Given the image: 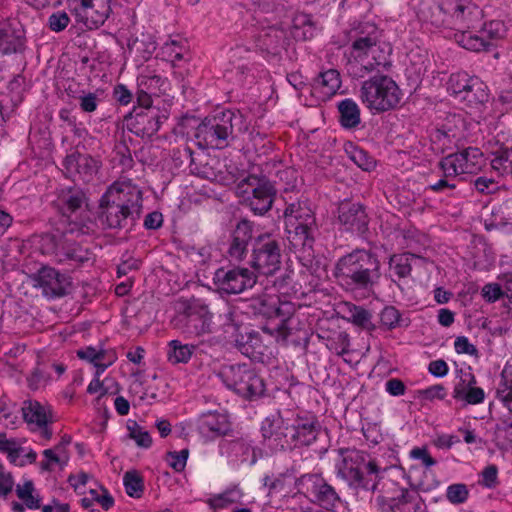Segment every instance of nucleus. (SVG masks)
<instances>
[{"label":"nucleus","instance_id":"obj_1","mask_svg":"<svg viewBox=\"0 0 512 512\" xmlns=\"http://www.w3.org/2000/svg\"><path fill=\"white\" fill-rule=\"evenodd\" d=\"M335 468L337 476L353 489L377 492L375 506L379 512H421L424 503L417 491L401 487L391 479H381L377 463L356 449H340Z\"/></svg>","mask_w":512,"mask_h":512},{"label":"nucleus","instance_id":"obj_2","mask_svg":"<svg viewBox=\"0 0 512 512\" xmlns=\"http://www.w3.org/2000/svg\"><path fill=\"white\" fill-rule=\"evenodd\" d=\"M142 190L130 179L114 182L100 201L99 220L109 229L132 228L142 212Z\"/></svg>","mask_w":512,"mask_h":512},{"label":"nucleus","instance_id":"obj_3","mask_svg":"<svg viewBox=\"0 0 512 512\" xmlns=\"http://www.w3.org/2000/svg\"><path fill=\"white\" fill-rule=\"evenodd\" d=\"M333 275L347 292H369L379 283L381 263L371 250L354 249L336 261Z\"/></svg>","mask_w":512,"mask_h":512},{"label":"nucleus","instance_id":"obj_4","mask_svg":"<svg viewBox=\"0 0 512 512\" xmlns=\"http://www.w3.org/2000/svg\"><path fill=\"white\" fill-rule=\"evenodd\" d=\"M367 33L363 31L352 41L349 53L345 54L347 73L355 79L364 78L368 74L379 71V67L390 65L391 48L383 47L379 41V32L375 26Z\"/></svg>","mask_w":512,"mask_h":512},{"label":"nucleus","instance_id":"obj_5","mask_svg":"<svg viewBox=\"0 0 512 512\" xmlns=\"http://www.w3.org/2000/svg\"><path fill=\"white\" fill-rule=\"evenodd\" d=\"M248 130V122L239 111L225 110L205 118L196 128L195 138L202 149H224L236 135Z\"/></svg>","mask_w":512,"mask_h":512},{"label":"nucleus","instance_id":"obj_6","mask_svg":"<svg viewBox=\"0 0 512 512\" xmlns=\"http://www.w3.org/2000/svg\"><path fill=\"white\" fill-rule=\"evenodd\" d=\"M287 239L298 251H313L317 224L314 212L306 201H296L287 205L284 210Z\"/></svg>","mask_w":512,"mask_h":512},{"label":"nucleus","instance_id":"obj_7","mask_svg":"<svg viewBox=\"0 0 512 512\" xmlns=\"http://www.w3.org/2000/svg\"><path fill=\"white\" fill-rule=\"evenodd\" d=\"M401 90L389 76L377 74L362 82L359 99L371 112L383 113L398 106L401 101Z\"/></svg>","mask_w":512,"mask_h":512},{"label":"nucleus","instance_id":"obj_8","mask_svg":"<svg viewBox=\"0 0 512 512\" xmlns=\"http://www.w3.org/2000/svg\"><path fill=\"white\" fill-rule=\"evenodd\" d=\"M218 377L228 389L244 399L252 401L264 395V380L249 364L224 365Z\"/></svg>","mask_w":512,"mask_h":512},{"label":"nucleus","instance_id":"obj_9","mask_svg":"<svg viewBox=\"0 0 512 512\" xmlns=\"http://www.w3.org/2000/svg\"><path fill=\"white\" fill-rule=\"evenodd\" d=\"M237 189L243 204L255 215H265L272 208L276 189L266 177L249 175L238 184Z\"/></svg>","mask_w":512,"mask_h":512},{"label":"nucleus","instance_id":"obj_10","mask_svg":"<svg viewBox=\"0 0 512 512\" xmlns=\"http://www.w3.org/2000/svg\"><path fill=\"white\" fill-rule=\"evenodd\" d=\"M281 243L271 234H260L252 243L249 264L258 273L266 276L275 274L281 268Z\"/></svg>","mask_w":512,"mask_h":512},{"label":"nucleus","instance_id":"obj_11","mask_svg":"<svg viewBox=\"0 0 512 512\" xmlns=\"http://www.w3.org/2000/svg\"><path fill=\"white\" fill-rule=\"evenodd\" d=\"M289 410H277L267 416L261 425L265 445L273 451L292 449Z\"/></svg>","mask_w":512,"mask_h":512},{"label":"nucleus","instance_id":"obj_12","mask_svg":"<svg viewBox=\"0 0 512 512\" xmlns=\"http://www.w3.org/2000/svg\"><path fill=\"white\" fill-rule=\"evenodd\" d=\"M295 487L311 502L326 510H331L340 502V497L334 487L328 484L319 474H304L296 479Z\"/></svg>","mask_w":512,"mask_h":512},{"label":"nucleus","instance_id":"obj_13","mask_svg":"<svg viewBox=\"0 0 512 512\" xmlns=\"http://www.w3.org/2000/svg\"><path fill=\"white\" fill-rule=\"evenodd\" d=\"M34 287L41 289L43 296L48 299L61 298L72 290V279L66 273L44 266L33 276Z\"/></svg>","mask_w":512,"mask_h":512},{"label":"nucleus","instance_id":"obj_14","mask_svg":"<svg viewBox=\"0 0 512 512\" xmlns=\"http://www.w3.org/2000/svg\"><path fill=\"white\" fill-rule=\"evenodd\" d=\"M111 0H70L72 13L76 21L88 29L102 26L111 13Z\"/></svg>","mask_w":512,"mask_h":512},{"label":"nucleus","instance_id":"obj_15","mask_svg":"<svg viewBox=\"0 0 512 512\" xmlns=\"http://www.w3.org/2000/svg\"><path fill=\"white\" fill-rule=\"evenodd\" d=\"M213 280L219 290L227 294H240L256 284L257 276L245 267H235L229 270L220 268L215 272Z\"/></svg>","mask_w":512,"mask_h":512},{"label":"nucleus","instance_id":"obj_16","mask_svg":"<svg viewBox=\"0 0 512 512\" xmlns=\"http://www.w3.org/2000/svg\"><path fill=\"white\" fill-rule=\"evenodd\" d=\"M457 379L453 387L452 398L460 403L461 408L484 402L485 392L477 386V379L470 369L468 371L459 370Z\"/></svg>","mask_w":512,"mask_h":512},{"label":"nucleus","instance_id":"obj_17","mask_svg":"<svg viewBox=\"0 0 512 512\" xmlns=\"http://www.w3.org/2000/svg\"><path fill=\"white\" fill-rule=\"evenodd\" d=\"M163 118L158 109L133 108L125 121L127 128L135 135L151 137L159 130Z\"/></svg>","mask_w":512,"mask_h":512},{"label":"nucleus","instance_id":"obj_18","mask_svg":"<svg viewBox=\"0 0 512 512\" xmlns=\"http://www.w3.org/2000/svg\"><path fill=\"white\" fill-rule=\"evenodd\" d=\"M338 221L345 231L363 235L368 231L370 219L361 203L344 201L338 207Z\"/></svg>","mask_w":512,"mask_h":512},{"label":"nucleus","instance_id":"obj_19","mask_svg":"<svg viewBox=\"0 0 512 512\" xmlns=\"http://www.w3.org/2000/svg\"><path fill=\"white\" fill-rule=\"evenodd\" d=\"M171 324L175 329L183 333L186 338H200L211 333V317L208 314H199L191 311H184L177 314Z\"/></svg>","mask_w":512,"mask_h":512},{"label":"nucleus","instance_id":"obj_20","mask_svg":"<svg viewBox=\"0 0 512 512\" xmlns=\"http://www.w3.org/2000/svg\"><path fill=\"white\" fill-rule=\"evenodd\" d=\"M24 421L30 427L31 431H39L41 436L50 440L52 430L49 424L53 422L52 415L46 407L36 400H25L21 407Z\"/></svg>","mask_w":512,"mask_h":512},{"label":"nucleus","instance_id":"obj_21","mask_svg":"<svg viewBox=\"0 0 512 512\" xmlns=\"http://www.w3.org/2000/svg\"><path fill=\"white\" fill-rule=\"evenodd\" d=\"M290 432L292 449L297 446H309L318 436L320 425L315 416L290 414Z\"/></svg>","mask_w":512,"mask_h":512},{"label":"nucleus","instance_id":"obj_22","mask_svg":"<svg viewBox=\"0 0 512 512\" xmlns=\"http://www.w3.org/2000/svg\"><path fill=\"white\" fill-rule=\"evenodd\" d=\"M253 232V222L242 219L237 223L231 234V240L227 250L230 261L240 262L247 257L248 247L255 239Z\"/></svg>","mask_w":512,"mask_h":512},{"label":"nucleus","instance_id":"obj_23","mask_svg":"<svg viewBox=\"0 0 512 512\" xmlns=\"http://www.w3.org/2000/svg\"><path fill=\"white\" fill-rule=\"evenodd\" d=\"M255 46L268 54H279L284 47L286 34L283 29L270 25L261 27L253 34Z\"/></svg>","mask_w":512,"mask_h":512},{"label":"nucleus","instance_id":"obj_24","mask_svg":"<svg viewBox=\"0 0 512 512\" xmlns=\"http://www.w3.org/2000/svg\"><path fill=\"white\" fill-rule=\"evenodd\" d=\"M87 197L84 191L79 187H68L61 189L58 193L56 205L61 214L67 218H72L77 213L83 211V207L87 205Z\"/></svg>","mask_w":512,"mask_h":512},{"label":"nucleus","instance_id":"obj_25","mask_svg":"<svg viewBox=\"0 0 512 512\" xmlns=\"http://www.w3.org/2000/svg\"><path fill=\"white\" fill-rule=\"evenodd\" d=\"M234 335L235 346L250 359H257L263 355V343L258 331L250 327H236Z\"/></svg>","mask_w":512,"mask_h":512},{"label":"nucleus","instance_id":"obj_26","mask_svg":"<svg viewBox=\"0 0 512 512\" xmlns=\"http://www.w3.org/2000/svg\"><path fill=\"white\" fill-rule=\"evenodd\" d=\"M64 165L69 172H76L84 181H90L99 168V162L96 159L80 153L68 155Z\"/></svg>","mask_w":512,"mask_h":512},{"label":"nucleus","instance_id":"obj_27","mask_svg":"<svg viewBox=\"0 0 512 512\" xmlns=\"http://www.w3.org/2000/svg\"><path fill=\"white\" fill-rule=\"evenodd\" d=\"M55 258L59 264L79 266L91 260V253L76 243L56 247Z\"/></svg>","mask_w":512,"mask_h":512},{"label":"nucleus","instance_id":"obj_28","mask_svg":"<svg viewBox=\"0 0 512 512\" xmlns=\"http://www.w3.org/2000/svg\"><path fill=\"white\" fill-rule=\"evenodd\" d=\"M340 312L343 319L353 323L355 326L372 331L375 325L372 323V314L363 306H358L351 302L340 304Z\"/></svg>","mask_w":512,"mask_h":512},{"label":"nucleus","instance_id":"obj_29","mask_svg":"<svg viewBox=\"0 0 512 512\" xmlns=\"http://www.w3.org/2000/svg\"><path fill=\"white\" fill-rule=\"evenodd\" d=\"M25 38L23 33L11 27L0 28V54L10 55L24 50Z\"/></svg>","mask_w":512,"mask_h":512},{"label":"nucleus","instance_id":"obj_30","mask_svg":"<svg viewBox=\"0 0 512 512\" xmlns=\"http://www.w3.org/2000/svg\"><path fill=\"white\" fill-rule=\"evenodd\" d=\"M339 122L345 129H354L361 123V114L358 104L350 98L343 99L337 104Z\"/></svg>","mask_w":512,"mask_h":512},{"label":"nucleus","instance_id":"obj_31","mask_svg":"<svg viewBox=\"0 0 512 512\" xmlns=\"http://www.w3.org/2000/svg\"><path fill=\"white\" fill-rule=\"evenodd\" d=\"M454 161L460 166V172L471 174L480 169L483 162V153L475 147H468L461 152L453 153Z\"/></svg>","mask_w":512,"mask_h":512},{"label":"nucleus","instance_id":"obj_32","mask_svg":"<svg viewBox=\"0 0 512 512\" xmlns=\"http://www.w3.org/2000/svg\"><path fill=\"white\" fill-rule=\"evenodd\" d=\"M277 317L281 318L280 323L274 328L263 327V331L269 335L275 336L277 340L286 341L291 334V329L287 323L293 314V308L290 303H282L275 309Z\"/></svg>","mask_w":512,"mask_h":512},{"label":"nucleus","instance_id":"obj_33","mask_svg":"<svg viewBox=\"0 0 512 512\" xmlns=\"http://www.w3.org/2000/svg\"><path fill=\"white\" fill-rule=\"evenodd\" d=\"M341 87L340 73L336 69H329L319 74L314 83V89L319 90L324 97H331Z\"/></svg>","mask_w":512,"mask_h":512},{"label":"nucleus","instance_id":"obj_34","mask_svg":"<svg viewBox=\"0 0 512 512\" xmlns=\"http://www.w3.org/2000/svg\"><path fill=\"white\" fill-rule=\"evenodd\" d=\"M487 100V86L478 77L472 76L459 101L466 102L468 105L473 106L484 103Z\"/></svg>","mask_w":512,"mask_h":512},{"label":"nucleus","instance_id":"obj_35","mask_svg":"<svg viewBox=\"0 0 512 512\" xmlns=\"http://www.w3.org/2000/svg\"><path fill=\"white\" fill-rule=\"evenodd\" d=\"M294 36L302 40L312 39L317 31V23L313 16L304 12L297 13L293 18Z\"/></svg>","mask_w":512,"mask_h":512},{"label":"nucleus","instance_id":"obj_36","mask_svg":"<svg viewBox=\"0 0 512 512\" xmlns=\"http://www.w3.org/2000/svg\"><path fill=\"white\" fill-rule=\"evenodd\" d=\"M128 50L141 60H148L156 50V43L149 34H141L128 40Z\"/></svg>","mask_w":512,"mask_h":512},{"label":"nucleus","instance_id":"obj_37","mask_svg":"<svg viewBox=\"0 0 512 512\" xmlns=\"http://www.w3.org/2000/svg\"><path fill=\"white\" fill-rule=\"evenodd\" d=\"M193 151L189 147H185L181 153V156L186 157L190 161V171L192 174L197 175L203 179H208L211 181L217 180L218 176L217 173L214 170L213 162H217L216 160L212 159L211 161H206L205 163H201L198 165L195 162V159L193 157Z\"/></svg>","mask_w":512,"mask_h":512},{"label":"nucleus","instance_id":"obj_38","mask_svg":"<svg viewBox=\"0 0 512 512\" xmlns=\"http://www.w3.org/2000/svg\"><path fill=\"white\" fill-rule=\"evenodd\" d=\"M168 360L172 364L187 363L191 359L196 345L183 344L179 340H172L168 344Z\"/></svg>","mask_w":512,"mask_h":512},{"label":"nucleus","instance_id":"obj_39","mask_svg":"<svg viewBox=\"0 0 512 512\" xmlns=\"http://www.w3.org/2000/svg\"><path fill=\"white\" fill-rule=\"evenodd\" d=\"M420 259L413 253L394 254L389 259V267L399 278L408 277L412 271V261Z\"/></svg>","mask_w":512,"mask_h":512},{"label":"nucleus","instance_id":"obj_40","mask_svg":"<svg viewBox=\"0 0 512 512\" xmlns=\"http://www.w3.org/2000/svg\"><path fill=\"white\" fill-rule=\"evenodd\" d=\"M123 484L128 496L140 498L144 491V481L137 471H127L123 476Z\"/></svg>","mask_w":512,"mask_h":512},{"label":"nucleus","instance_id":"obj_41","mask_svg":"<svg viewBox=\"0 0 512 512\" xmlns=\"http://www.w3.org/2000/svg\"><path fill=\"white\" fill-rule=\"evenodd\" d=\"M137 84L139 88L146 90L148 93L159 95L160 92L165 90L166 79L155 74H142L138 77Z\"/></svg>","mask_w":512,"mask_h":512},{"label":"nucleus","instance_id":"obj_42","mask_svg":"<svg viewBox=\"0 0 512 512\" xmlns=\"http://www.w3.org/2000/svg\"><path fill=\"white\" fill-rule=\"evenodd\" d=\"M203 429L215 435H225L229 431L227 417L221 414H210L202 422Z\"/></svg>","mask_w":512,"mask_h":512},{"label":"nucleus","instance_id":"obj_43","mask_svg":"<svg viewBox=\"0 0 512 512\" xmlns=\"http://www.w3.org/2000/svg\"><path fill=\"white\" fill-rule=\"evenodd\" d=\"M472 76L466 72H457L450 75L447 90L456 99L460 100L462 93L466 90Z\"/></svg>","mask_w":512,"mask_h":512},{"label":"nucleus","instance_id":"obj_44","mask_svg":"<svg viewBox=\"0 0 512 512\" xmlns=\"http://www.w3.org/2000/svg\"><path fill=\"white\" fill-rule=\"evenodd\" d=\"M127 429L129 437L135 441L138 447L150 448L152 445V438L148 431L141 427L136 421H128Z\"/></svg>","mask_w":512,"mask_h":512},{"label":"nucleus","instance_id":"obj_45","mask_svg":"<svg viewBox=\"0 0 512 512\" xmlns=\"http://www.w3.org/2000/svg\"><path fill=\"white\" fill-rule=\"evenodd\" d=\"M281 0H238V3L248 10L269 14L280 5Z\"/></svg>","mask_w":512,"mask_h":512},{"label":"nucleus","instance_id":"obj_46","mask_svg":"<svg viewBox=\"0 0 512 512\" xmlns=\"http://www.w3.org/2000/svg\"><path fill=\"white\" fill-rule=\"evenodd\" d=\"M380 322L386 330H393L401 326V313L394 306H385L380 313Z\"/></svg>","mask_w":512,"mask_h":512},{"label":"nucleus","instance_id":"obj_47","mask_svg":"<svg viewBox=\"0 0 512 512\" xmlns=\"http://www.w3.org/2000/svg\"><path fill=\"white\" fill-rule=\"evenodd\" d=\"M496 395L503 405L512 413V379H508L502 374Z\"/></svg>","mask_w":512,"mask_h":512},{"label":"nucleus","instance_id":"obj_48","mask_svg":"<svg viewBox=\"0 0 512 512\" xmlns=\"http://www.w3.org/2000/svg\"><path fill=\"white\" fill-rule=\"evenodd\" d=\"M78 100L80 109L85 113H92L97 110L101 99L96 92H85L82 90L78 96H76Z\"/></svg>","mask_w":512,"mask_h":512},{"label":"nucleus","instance_id":"obj_49","mask_svg":"<svg viewBox=\"0 0 512 512\" xmlns=\"http://www.w3.org/2000/svg\"><path fill=\"white\" fill-rule=\"evenodd\" d=\"M349 154L350 159L362 170L370 171L375 167L374 159L363 149L353 147Z\"/></svg>","mask_w":512,"mask_h":512},{"label":"nucleus","instance_id":"obj_50","mask_svg":"<svg viewBox=\"0 0 512 512\" xmlns=\"http://www.w3.org/2000/svg\"><path fill=\"white\" fill-rule=\"evenodd\" d=\"M189 456L188 449L181 451H169L166 453L165 460L169 466L176 472H182L185 469L186 462Z\"/></svg>","mask_w":512,"mask_h":512},{"label":"nucleus","instance_id":"obj_51","mask_svg":"<svg viewBox=\"0 0 512 512\" xmlns=\"http://www.w3.org/2000/svg\"><path fill=\"white\" fill-rule=\"evenodd\" d=\"M469 496L468 488L465 484H452L448 486L446 497L452 504L458 505L464 503Z\"/></svg>","mask_w":512,"mask_h":512},{"label":"nucleus","instance_id":"obj_52","mask_svg":"<svg viewBox=\"0 0 512 512\" xmlns=\"http://www.w3.org/2000/svg\"><path fill=\"white\" fill-rule=\"evenodd\" d=\"M466 8L467 7L461 0H442L441 3L437 6L438 10L443 11L444 13H448L456 19L463 18V14Z\"/></svg>","mask_w":512,"mask_h":512},{"label":"nucleus","instance_id":"obj_53","mask_svg":"<svg viewBox=\"0 0 512 512\" xmlns=\"http://www.w3.org/2000/svg\"><path fill=\"white\" fill-rule=\"evenodd\" d=\"M460 43L465 49L475 52L486 50L488 46V43L482 37L473 35L472 33L462 34Z\"/></svg>","mask_w":512,"mask_h":512},{"label":"nucleus","instance_id":"obj_54","mask_svg":"<svg viewBox=\"0 0 512 512\" xmlns=\"http://www.w3.org/2000/svg\"><path fill=\"white\" fill-rule=\"evenodd\" d=\"M438 165H439V168L443 172V177L451 179L452 181H454V178L457 175L463 174L462 172H460V166L458 165V163L456 161H454V157L452 154L444 157L439 162Z\"/></svg>","mask_w":512,"mask_h":512},{"label":"nucleus","instance_id":"obj_55","mask_svg":"<svg viewBox=\"0 0 512 512\" xmlns=\"http://www.w3.org/2000/svg\"><path fill=\"white\" fill-rule=\"evenodd\" d=\"M70 18L64 11H57L48 18V27L54 32L63 31L69 24Z\"/></svg>","mask_w":512,"mask_h":512},{"label":"nucleus","instance_id":"obj_56","mask_svg":"<svg viewBox=\"0 0 512 512\" xmlns=\"http://www.w3.org/2000/svg\"><path fill=\"white\" fill-rule=\"evenodd\" d=\"M482 480L479 482L486 488H494L498 484V469L495 465H488L481 473Z\"/></svg>","mask_w":512,"mask_h":512},{"label":"nucleus","instance_id":"obj_57","mask_svg":"<svg viewBox=\"0 0 512 512\" xmlns=\"http://www.w3.org/2000/svg\"><path fill=\"white\" fill-rule=\"evenodd\" d=\"M77 356L80 359L87 360L91 363H96L97 361H102L105 357L104 350H96L94 347L88 346L83 349L77 351Z\"/></svg>","mask_w":512,"mask_h":512},{"label":"nucleus","instance_id":"obj_58","mask_svg":"<svg viewBox=\"0 0 512 512\" xmlns=\"http://www.w3.org/2000/svg\"><path fill=\"white\" fill-rule=\"evenodd\" d=\"M419 394L426 400H444L447 395V390L442 384H436L424 390H420Z\"/></svg>","mask_w":512,"mask_h":512},{"label":"nucleus","instance_id":"obj_59","mask_svg":"<svg viewBox=\"0 0 512 512\" xmlns=\"http://www.w3.org/2000/svg\"><path fill=\"white\" fill-rule=\"evenodd\" d=\"M474 186L476 190L482 194H490L498 189L494 179L481 176L475 179Z\"/></svg>","mask_w":512,"mask_h":512},{"label":"nucleus","instance_id":"obj_60","mask_svg":"<svg viewBox=\"0 0 512 512\" xmlns=\"http://www.w3.org/2000/svg\"><path fill=\"white\" fill-rule=\"evenodd\" d=\"M454 348L458 354H468L471 356L478 354L477 348L471 344L465 336H459L456 338Z\"/></svg>","mask_w":512,"mask_h":512},{"label":"nucleus","instance_id":"obj_61","mask_svg":"<svg viewBox=\"0 0 512 512\" xmlns=\"http://www.w3.org/2000/svg\"><path fill=\"white\" fill-rule=\"evenodd\" d=\"M504 294L499 284L489 283L482 289V295L488 302H495Z\"/></svg>","mask_w":512,"mask_h":512},{"label":"nucleus","instance_id":"obj_62","mask_svg":"<svg viewBox=\"0 0 512 512\" xmlns=\"http://www.w3.org/2000/svg\"><path fill=\"white\" fill-rule=\"evenodd\" d=\"M428 371L433 376L442 378L448 374L449 367L443 359H438L429 363Z\"/></svg>","mask_w":512,"mask_h":512},{"label":"nucleus","instance_id":"obj_63","mask_svg":"<svg viewBox=\"0 0 512 512\" xmlns=\"http://www.w3.org/2000/svg\"><path fill=\"white\" fill-rule=\"evenodd\" d=\"M410 456L414 459L421 460L426 468L436 464V461L429 455L426 448L416 447L411 450Z\"/></svg>","mask_w":512,"mask_h":512},{"label":"nucleus","instance_id":"obj_64","mask_svg":"<svg viewBox=\"0 0 512 512\" xmlns=\"http://www.w3.org/2000/svg\"><path fill=\"white\" fill-rule=\"evenodd\" d=\"M386 391L392 396H401L405 393L406 387L403 381L397 378L389 379L386 384Z\"/></svg>","mask_w":512,"mask_h":512}]
</instances>
